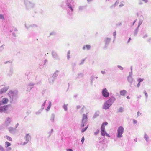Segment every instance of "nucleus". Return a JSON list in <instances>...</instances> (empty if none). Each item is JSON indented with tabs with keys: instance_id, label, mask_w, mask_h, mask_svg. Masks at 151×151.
<instances>
[{
	"instance_id": "nucleus-1",
	"label": "nucleus",
	"mask_w": 151,
	"mask_h": 151,
	"mask_svg": "<svg viewBox=\"0 0 151 151\" xmlns=\"http://www.w3.org/2000/svg\"><path fill=\"white\" fill-rule=\"evenodd\" d=\"M108 124V123L106 122H103L101 125V133L102 136H104L106 135V136H109V135L108 134H107L105 131V126L107 125Z\"/></svg>"
},
{
	"instance_id": "nucleus-2",
	"label": "nucleus",
	"mask_w": 151,
	"mask_h": 151,
	"mask_svg": "<svg viewBox=\"0 0 151 151\" xmlns=\"http://www.w3.org/2000/svg\"><path fill=\"white\" fill-rule=\"evenodd\" d=\"M124 131V129L122 127L120 126L118 128L117 130V137H122V134L123 133Z\"/></svg>"
},
{
	"instance_id": "nucleus-3",
	"label": "nucleus",
	"mask_w": 151,
	"mask_h": 151,
	"mask_svg": "<svg viewBox=\"0 0 151 151\" xmlns=\"http://www.w3.org/2000/svg\"><path fill=\"white\" fill-rule=\"evenodd\" d=\"M9 109L8 106L7 105L1 106L0 107V112L1 113L6 112Z\"/></svg>"
},
{
	"instance_id": "nucleus-4",
	"label": "nucleus",
	"mask_w": 151,
	"mask_h": 151,
	"mask_svg": "<svg viewBox=\"0 0 151 151\" xmlns=\"http://www.w3.org/2000/svg\"><path fill=\"white\" fill-rule=\"evenodd\" d=\"M87 115L86 114H84L83 115L82 124L81 125V128L83 127L84 126L86 122L87 121Z\"/></svg>"
},
{
	"instance_id": "nucleus-5",
	"label": "nucleus",
	"mask_w": 151,
	"mask_h": 151,
	"mask_svg": "<svg viewBox=\"0 0 151 151\" xmlns=\"http://www.w3.org/2000/svg\"><path fill=\"white\" fill-rule=\"evenodd\" d=\"M102 94L103 96L105 97H107L109 96V93L108 92L106 88L103 90Z\"/></svg>"
},
{
	"instance_id": "nucleus-6",
	"label": "nucleus",
	"mask_w": 151,
	"mask_h": 151,
	"mask_svg": "<svg viewBox=\"0 0 151 151\" xmlns=\"http://www.w3.org/2000/svg\"><path fill=\"white\" fill-rule=\"evenodd\" d=\"M109 101H106L104 104L103 106V108L105 109H108L111 105L108 102Z\"/></svg>"
},
{
	"instance_id": "nucleus-7",
	"label": "nucleus",
	"mask_w": 151,
	"mask_h": 151,
	"mask_svg": "<svg viewBox=\"0 0 151 151\" xmlns=\"http://www.w3.org/2000/svg\"><path fill=\"white\" fill-rule=\"evenodd\" d=\"M25 139L26 140L27 142H25L23 143V144H22L23 145H24L25 144L27 143V142L29 141L31 138V137L29 135V134H27L25 137Z\"/></svg>"
},
{
	"instance_id": "nucleus-8",
	"label": "nucleus",
	"mask_w": 151,
	"mask_h": 151,
	"mask_svg": "<svg viewBox=\"0 0 151 151\" xmlns=\"http://www.w3.org/2000/svg\"><path fill=\"white\" fill-rule=\"evenodd\" d=\"M115 100V99L114 97H112L110 98L107 101H109L108 102L111 105L113 103Z\"/></svg>"
},
{
	"instance_id": "nucleus-9",
	"label": "nucleus",
	"mask_w": 151,
	"mask_h": 151,
	"mask_svg": "<svg viewBox=\"0 0 151 151\" xmlns=\"http://www.w3.org/2000/svg\"><path fill=\"white\" fill-rule=\"evenodd\" d=\"M8 88L6 87H4L0 90V94H2L6 91Z\"/></svg>"
},
{
	"instance_id": "nucleus-10",
	"label": "nucleus",
	"mask_w": 151,
	"mask_h": 151,
	"mask_svg": "<svg viewBox=\"0 0 151 151\" xmlns=\"http://www.w3.org/2000/svg\"><path fill=\"white\" fill-rule=\"evenodd\" d=\"M8 101V100L4 98L2 100V102L3 104H6Z\"/></svg>"
},
{
	"instance_id": "nucleus-11",
	"label": "nucleus",
	"mask_w": 151,
	"mask_h": 151,
	"mask_svg": "<svg viewBox=\"0 0 151 151\" xmlns=\"http://www.w3.org/2000/svg\"><path fill=\"white\" fill-rule=\"evenodd\" d=\"M86 47V48L87 50H88L90 49L91 46L89 45H86V46H84L83 47V50H85Z\"/></svg>"
},
{
	"instance_id": "nucleus-12",
	"label": "nucleus",
	"mask_w": 151,
	"mask_h": 151,
	"mask_svg": "<svg viewBox=\"0 0 151 151\" xmlns=\"http://www.w3.org/2000/svg\"><path fill=\"white\" fill-rule=\"evenodd\" d=\"M126 91L125 90H123L120 91V93L121 95L122 96H124L126 93Z\"/></svg>"
},
{
	"instance_id": "nucleus-13",
	"label": "nucleus",
	"mask_w": 151,
	"mask_h": 151,
	"mask_svg": "<svg viewBox=\"0 0 151 151\" xmlns=\"http://www.w3.org/2000/svg\"><path fill=\"white\" fill-rule=\"evenodd\" d=\"M147 3L148 2V0H139V4H141L143 3V2Z\"/></svg>"
},
{
	"instance_id": "nucleus-14",
	"label": "nucleus",
	"mask_w": 151,
	"mask_h": 151,
	"mask_svg": "<svg viewBox=\"0 0 151 151\" xmlns=\"http://www.w3.org/2000/svg\"><path fill=\"white\" fill-rule=\"evenodd\" d=\"M111 39L110 38H107L105 40L106 44H108L110 42Z\"/></svg>"
},
{
	"instance_id": "nucleus-15",
	"label": "nucleus",
	"mask_w": 151,
	"mask_h": 151,
	"mask_svg": "<svg viewBox=\"0 0 151 151\" xmlns=\"http://www.w3.org/2000/svg\"><path fill=\"white\" fill-rule=\"evenodd\" d=\"M5 138H6L7 140H9V141H12V139L10 137L8 136H6L5 137Z\"/></svg>"
},
{
	"instance_id": "nucleus-16",
	"label": "nucleus",
	"mask_w": 151,
	"mask_h": 151,
	"mask_svg": "<svg viewBox=\"0 0 151 151\" xmlns=\"http://www.w3.org/2000/svg\"><path fill=\"white\" fill-rule=\"evenodd\" d=\"M5 145L6 147H7L11 145L10 143L8 142H5Z\"/></svg>"
},
{
	"instance_id": "nucleus-17",
	"label": "nucleus",
	"mask_w": 151,
	"mask_h": 151,
	"mask_svg": "<svg viewBox=\"0 0 151 151\" xmlns=\"http://www.w3.org/2000/svg\"><path fill=\"white\" fill-rule=\"evenodd\" d=\"M88 127V125H87L86 127L85 128H83L81 130V132H83L84 131H85L87 129V128Z\"/></svg>"
},
{
	"instance_id": "nucleus-18",
	"label": "nucleus",
	"mask_w": 151,
	"mask_h": 151,
	"mask_svg": "<svg viewBox=\"0 0 151 151\" xmlns=\"http://www.w3.org/2000/svg\"><path fill=\"white\" fill-rule=\"evenodd\" d=\"M54 115H52L51 118V120L53 122L54 121Z\"/></svg>"
},
{
	"instance_id": "nucleus-19",
	"label": "nucleus",
	"mask_w": 151,
	"mask_h": 151,
	"mask_svg": "<svg viewBox=\"0 0 151 151\" xmlns=\"http://www.w3.org/2000/svg\"><path fill=\"white\" fill-rule=\"evenodd\" d=\"M143 79H139L138 80H137V81H138V82L139 83H140L141 82H142V81H143Z\"/></svg>"
},
{
	"instance_id": "nucleus-20",
	"label": "nucleus",
	"mask_w": 151,
	"mask_h": 151,
	"mask_svg": "<svg viewBox=\"0 0 151 151\" xmlns=\"http://www.w3.org/2000/svg\"><path fill=\"white\" fill-rule=\"evenodd\" d=\"M148 138H149V137L147 136V135H145V136H144V138L147 141L148 139Z\"/></svg>"
},
{
	"instance_id": "nucleus-21",
	"label": "nucleus",
	"mask_w": 151,
	"mask_h": 151,
	"mask_svg": "<svg viewBox=\"0 0 151 151\" xmlns=\"http://www.w3.org/2000/svg\"><path fill=\"white\" fill-rule=\"evenodd\" d=\"M0 150L1 151H4L3 147L1 145H0Z\"/></svg>"
},
{
	"instance_id": "nucleus-22",
	"label": "nucleus",
	"mask_w": 151,
	"mask_h": 151,
	"mask_svg": "<svg viewBox=\"0 0 151 151\" xmlns=\"http://www.w3.org/2000/svg\"><path fill=\"white\" fill-rule=\"evenodd\" d=\"M4 19V17L3 15L2 14H0V19Z\"/></svg>"
},
{
	"instance_id": "nucleus-23",
	"label": "nucleus",
	"mask_w": 151,
	"mask_h": 151,
	"mask_svg": "<svg viewBox=\"0 0 151 151\" xmlns=\"http://www.w3.org/2000/svg\"><path fill=\"white\" fill-rule=\"evenodd\" d=\"M84 140H85V139L84 138V137H83L82 138L81 140V142L82 144L83 143Z\"/></svg>"
},
{
	"instance_id": "nucleus-24",
	"label": "nucleus",
	"mask_w": 151,
	"mask_h": 151,
	"mask_svg": "<svg viewBox=\"0 0 151 151\" xmlns=\"http://www.w3.org/2000/svg\"><path fill=\"white\" fill-rule=\"evenodd\" d=\"M123 110V109L122 108H120L119 109V111L120 112H122V111Z\"/></svg>"
},
{
	"instance_id": "nucleus-25",
	"label": "nucleus",
	"mask_w": 151,
	"mask_h": 151,
	"mask_svg": "<svg viewBox=\"0 0 151 151\" xmlns=\"http://www.w3.org/2000/svg\"><path fill=\"white\" fill-rule=\"evenodd\" d=\"M144 93L145 96L147 98L148 97L147 93V92L146 91Z\"/></svg>"
},
{
	"instance_id": "nucleus-26",
	"label": "nucleus",
	"mask_w": 151,
	"mask_h": 151,
	"mask_svg": "<svg viewBox=\"0 0 151 151\" xmlns=\"http://www.w3.org/2000/svg\"><path fill=\"white\" fill-rule=\"evenodd\" d=\"M14 130V129L13 128H10L9 129V130L10 131H11Z\"/></svg>"
},
{
	"instance_id": "nucleus-27",
	"label": "nucleus",
	"mask_w": 151,
	"mask_h": 151,
	"mask_svg": "<svg viewBox=\"0 0 151 151\" xmlns=\"http://www.w3.org/2000/svg\"><path fill=\"white\" fill-rule=\"evenodd\" d=\"M68 7L72 11H73V9L70 6H68Z\"/></svg>"
},
{
	"instance_id": "nucleus-28",
	"label": "nucleus",
	"mask_w": 151,
	"mask_h": 151,
	"mask_svg": "<svg viewBox=\"0 0 151 151\" xmlns=\"http://www.w3.org/2000/svg\"><path fill=\"white\" fill-rule=\"evenodd\" d=\"M64 108L65 110V111H67V106H64Z\"/></svg>"
},
{
	"instance_id": "nucleus-29",
	"label": "nucleus",
	"mask_w": 151,
	"mask_h": 151,
	"mask_svg": "<svg viewBox=\"0 0 151 151\" xmlns=\"http://www.w3.org/2000/svg\"><path fill=\"white\" fill-rule=\"evenodd\" d=\"M141 114L140 113L139 111L137 113V116H138Z\"/></svg>"
},
{
	"instance_id": "nucleus-30",
	"label": "nucleus",
	"mask_w": 151,
	"mask_h": 151,
	"mask_svg": "<svg viewBox=\"0 0 151 151\" xmlns=\"http://www.w3.org/2000/svg\"><path fill=\"white\" fill-rule=\"evenodd\" d=\"M67 151H73L71 149H67Z\"/></svg>"
},
{
	"instance_id": "nucleus-31",
	"label": "nucleus",
	"mask_w": 151,
	"mask_h": 151,
	"mask_svg": "<svg viewBox=\"0 0 151 151\" xmlns=\"http://www.w3.org/2000/svg\"><path fill=\"white\" fill-rule=\"evenodd\" d=\"M50 106H49L47 108V109H46V110H47V111L49 110V109H50Z\"/></svg>"
},
{
	"instance_id": "nucleus-32",
	"label": "nucleus",
	"mask_w": 151,
	"mask_h": 151,
	"mask_svg": "<svg viewBox=\"0 0 151 151\" xmlns=\"http://www.w3.org/2000/svg\"><path fill=\"white\" fill-rule=\"evenodd\" d=\"M118 68H119L121 69H123V68L121 66H119Z\"/></svg>"
},
{
	"instance_id": "nucleus-33",
	"label": "nucleus",
	"mask_w": 151,
	"mask_h": 151,
	"mask_svg": "<svg viewBox=\"0 0 151 151\" xmlns=\"http://www.w3.org/2000/svg\"><path fill=\"white\" fill-rule=\"evenodd\" d=\"M133 122L134 123H136L137 122V121L135 120H133Z\"/></svg>"
},
{
	"instance_id": "nucleus-34",
	"label": "nucleus",
	"mask_w": 151,
	"mask_h": 151,
	"mask_svg": "<svg viewBox=\"0 0 151 151\" xmlns=\"http://www.w3.org/2000/svg\"><path fill=\"white\" fill-rule=\"evenodd\" d=\"M116 34V32H114V33H113V35H114V36L115 37Z\"/></svg>"
},
{
	"instance_id": "nucleus-35",
	"label": "nucleus",
	"mask_w": 151,
	"mask_h": 151,
	"mask_svg": "<svg viewBox=\"0 0 151 151\" xmlns=\"http://www.w3.org/2000/svg\"><path fill=\"white\" fill-rule=\"evenodd\" d=\"M140 85V83H138L137 85V86L138 87Z\"/></svg>"
},
{
	"instance_id": "nucleus-36",
	"label": "nucleus",
	"mask_w": 151,
	"mask_h": 151,
	"mask_svg": "<svg viewBox=\"0 0 151 151\" xmlns=\"http://www.w3.org/2000/svg\"><path fill=\"white\" fill-rule=\"evenodd\" d=\"M131 40V38L130 37L128 40V42H129Z\"/></svg>"
},
{
	"instance_id": "nucleus-37",
	"label": "nucleus",
	"mask_w": 151,
	"mask_h": 151,
	"mask_svg": "<svg viewBox=\"0 0 151 151\" xmlns=\"http://www.w3.org/2000/svg\"><path fill=\"white\" fill-rule=\"evenodd\" d=\"M88 2L91 1V0H87Z\"/></svg>"
},
{
	"instance_id": "nucleus-38",
	"label": "nucleus",
	"mask_w": 151,
	"mask_h": 151,
	"mask_svg": "<svg viewBox=\"0 0 151 151\" xmlns=\"http://www.w3.org/2000/svg\"><path fill=\"white\" fill-rule=\"evenodd\" d=\"M102 73H105V72H103V71H102Z\"/></svg>"
},
{
	"instance_id": "nucleus-39",
	"label": "nucleus",
	"mask_w": 151,
	"mask_h": 151,
	"mask_svg": "<svg viewBox=\"0 0 151 151\" xmlns=\"http://www.w3.org/2000/svg\"><path fill=\"white\" fill-rule=\"evenodd\" d=\"M127 99H129V96H127Z\"/></svg>"
},
{
	"instance_id": "nucleus-40",
	"label": "nucleus",
	"mask_w": 151,
	"mask_h": 151,
	"mask_svg": "<svg viewBox=\"0 0 151 151\" xmlns=\"http://www.w3.org/2000/svg\"><path fill=\"white\" fill-rule=\"evenodd\" d=\"M80 107V106H78L77 108L78 109Z\"/></svg>"
},
{
	"instance_id": "nucleus-41",
	"label": "nucleus",
	"mask_w": 151,
	"mask_h": 151,
	"mask_svg": "<svg viewBox=\"0 0 151 151\" xmlns=\"http://www.w3.org/2000/svg\"><path fill=\"white\" fill-rule=\"evenodd\" d=\"M136 22L135 21H134V23H133V24L135 23V22Z\"/></svg>"
},
{
	"instance_id": "nucleus-42",
	"label": "nucleus",
	"mask_w": 151,
	"mask_h": 151,
	"mask_svg": "<svg viewBox=\"0 0 151 151\" xmlns=\"http://www.w3.org/2000/svg\"><path fill=\"white\" fill-rule=\"evenodd\" d=\"M7 63V62H6L5 63Z\"/></svg>"
}]
</instances>
